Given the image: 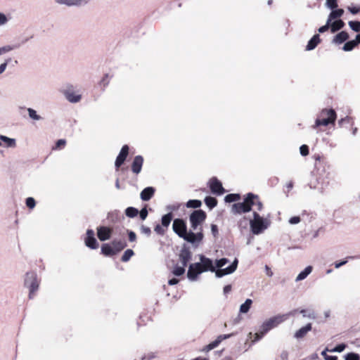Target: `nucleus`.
<instances>
[{"label":"nucleus","instance_id":"nucleus-1","mask_svg":"<svg viewBox=\"0 0 360 360\" xmlns=\"http://www.w3.org/2000/svg\"><path fill=\"white\" fill-rule=\"evenodd\" d=\"M252 206H255L257 211L263 209V204L259 197L252 193H248L243 202L234 203L232 205L231 212L235 214L247 213L252 210Z\"/></svg>","mask_w":360,"mask_h":360},{"label":"nucleus","instance_id":"nucleus-2","mask_svg":"<svg viewBox=\"0 0 360 360\" xmlns=\"http://www.w3.org/2000/svg\"><path fill=\"white\" fill-rule=\"evenodd\" d=\"M336 117L337 115L333 109H323L316 120L315 124L313 127L316 128L320 126H327L329 124H334Z\"/></svg>","mask_w":360,"mask_h":360},{"label":"nucleus","instance_id":"nucleus-3","mask_svg":"<svg viewBox=\"0 0 360 360\" xmlns=\"http://www.w3.org/2000/svg\"><path fill=\"white\" fill-rule=\"evenodd\" d=\"M269 221L261 217L257 212H253V219L250 221V226L252 233L255 235L262 233L268 228Z\"/></svg>","mask_w":360,"mask_h":360},{"label":"nucleus","instance_id":"nucleus-4","mask_svg":"<svg viewBox=\"0 0 360 360\" xmlns=\"http://www.w3.org/2000/svg\"><path fill=\"white\" fill-rule=\"evenodd\" d=\"M207 214L202 210H197L193 211L189 217L191 226L193 230H199L202 227V223L205 221Z\"/></svg>","mask_w":360,"mask_h":360},{"label":"nucleus","instance_id":"nucleus-5","mask_svg":"<svg viewBox=\"0 0 360 360\" xmlns=\"http://www.w3.org/2000/svg\"><path fill=\"white\" fill-rule=\"evenodd\" d=\"M25 285L30 290V298H32L35 292L39 288V281L37 279V274L34 272H28L26 274Z\"/></svg>","mask_w":360,"mask_h":360},{"label":"nucleus","instance_id":"nucleus-6","mask_svg":"<svg viewBox=\"0 0 360 360\" xmlns=\"http://www.w3.org/2000/svg\"><path fill=\"white\" fill-rule=\"evenodd\" d=\"M211 192L217 195H221L226 192L221 182L217 177H212L208 182Z\"/></svg>","mask_w":360,"mask_h":360},{"label":"nucleus","instance_id":"nucleus-7","mask_svg":"<svg viewBox=\"0 0 360 360\" xmlns=\"http://www.w3.org/2000/svg\"><path fill=\"white\" fill-rule=\"evenodd\" d=\"M178 257L181 264L184 266H187L192 258V252L190 248L186 245H184L178 255Z\"/></svg>","mask_w":360,"mask_h":360},{"label":"nucleus","instance_id":"nucleus-8","mask_svg":"<svg viewBox=\"0 0 360 360\" xmlns=\"http://www.w3.org/2000/svg\"><path fill=\"white\" fill-rule=\"evenodd\" d=\"M172 229L174 232L176 233L180 238L185 236V233L187 231L186 224L181 219H175L174 220Z\"/></svg>","mask_w":360,"mask_h":360},{"label":"nucleus","instance_id":"nucleus-9","mask_svg":"<svg viewBox=\"0 0 360 360\" xmlns=\"http://www.w3.org/2000/svg\"><path fill=\"white\" fill-rule=\"evenodd\" d=\"M204 235L202 233V227L199 228V231L196 233H194L192 231L188 232L187 231L185 233V236L181 237L183 239L186 240L187 242L194 243L195 242H200L203 239Z\"/></svg>","mask_w":360,"mask_h":360},{"label":"nucleus","instance_id":"nucleus-10","mask_svg":"<svg viewBox=\"0 0 360 360\" xmlns=\"http://www.w3.org/2000/svg\"><path fill=\"white\" fill-rule=\"evenodd\" d=\"M204 272L200 262L192 264L189 266L187 276L191 281L196 280L198 276Z\"/></svg>","mask_w":360,"mask_h":360},{"label":"nucleus","instance_id":"nucleus-11","mask_svg":"<svg viewBox=\"0 0 360 360\" xmlns=\"http://www.w3.org/2000/svg\"><path fill=\"white\" fill-rule=\"evenodd\" d=\"M129 152V147L128 145H124L121 150L117 155L115 162V166L117 169H118L125 162Z\"/></svg>","mask_w":360,"mask_h":360},{"label":"nucleus","instance_id":"nucleus-12","mask_svg":"<svg viewBox=\"0 0 360 360\" xmlns=\"http://www.w3.org/2000/svg\"><path fill=\"white\" fill-rule=\"evenodd\" d=\"M84 243L85 245L91 249H97L98 248V243L94 237V231L92 229H88L86 231Z\"/></svg>","mask_w":360,"mask_h":360},{"label":"nucleus","instance_id":"nucleus-13","mask_svg":"<svg viewBox=\"0 0 360 360\" xmlns=\"http://www.w3.org/2000/svg\"><path fill=\"white\" fill-rule=\"evenodd\" d=\"M112 233V229L108 226H98L97 228V236L101 241H105L110 238Z\"/></svg>","mask_w":360,"mask_h":360},{"label":"nucleus","instance_id":"nucleus-14","mask_svg":"<svg viewBox=\"0 0 360 360\" xmlns=\"http://www.w3.org/2000/svg\"><path fill=\"white\" fill-rule=\"evenodd\" d=\"M143 162V156L140 155L135 156L131 165V172L136 175L139 174L141 172Z\"/></svg>","mask_w":360,"mask_h":360},{"label":"nucleus","instance_id":"nucleus-15","mask_svg":"<svg viewBox=\"0 0 360 360\" xmlns=\"http://www.w3.org/2000/svg\"><path fill=\"white\" fill-rule=\"evenodd\" d=\"M200 259L201 262H200L201 264V268L202 269L203 271H215V267L213 266L212 261L210 259L207 258L203 255H201L200 257Z\"/></svg>","mask_w":360,"mask_h":360},{"label":"nucleus","instance_id":"nucleus-16","mask_svg":"<svg viewBox=\"0 0 360 360\" xmlns=\"http://www.w3.org/2000/svg\"><path fill=\"white\" fill-rule=\"evenodd\" d=\"M232 335H233V334H228V335H221L218 336L217 338L214 341L210 342L209 345H207L205 347V350L210 351V350L214 349L219 345V343L222 340H226V339L231 337Z\"/></svg>","mask_w":360,"mask_h":360},{"label":"nucleus","instance_id":"nucleus-17","mask_svg":"<svg viewBox=\"0 0 360 360\" xmlns=\"http://www.w3.org/2000/svg\"><path fill=\"white\" fill-rule=\"evenodd\" d=\"M312 329V325L311 323H307L306 326L302 327L301 328H300L299 330H297L295 335H294V337L297 339H301V338H303L304 337L306 336V335L307 334V333L310 330H311Z\"/></svg>","mask_w":360,"mask_h":360},{"label":"nucleus","instance_id":"nucleus-18","mask_svg":"<svg viewBox=\"0 0 360 360\" xmlns=\"http://www.w3.org/2000/svg\"><path fill=\"white\" fill-rule=\"evenodd\" d=\"M111 245L113 247L115 255L124 250L127 245V242L124 240H113Z\"/></svg>","mask_w":360,"mask_h":360},{"label":"nucleus","instance_id":"nucleus-19","mask_svg":"<svg viewBox=\"0 0 360 360\" xmlns=\"http://www.w3.org/2000/svg\"><path fill=\"white\" fill-rule=\"evenodd\" d=\"M64 94L65 98L71 103H77L81 100V95L77 94L71 89L65 91Z\"/></svg>","mask_w":360,"mask_h":360},{"label":"nucleus","instance_id":"nucleus-20","mask_svg":"<svg viewBox=\"0 0 360 360\" xmlns=\"http://www.w3.org/2000/svg\"><path fill=\"white\" fill-rule=\"evenodd\" d=\"M155 188L153 187H147L144 188L141 193V198L143 201L149 200L155 193Z\"/></svg>","mask_w":360,"mask_h":360},{"label":"nucleus","instance_id":"nucleus-21","mask_svg":"<svg viewBox=\"0 0 360 360\" xmlns=\"http://www.w3.org/2000/svg\"><path fill=\"white\" fill-rule=\"evenodd\" d=\"M320 42L321 39L319 35H314L313 37L308 41V44L306 46V50L311 51L314 49Z\"/></svg>","mask_w":360,"mask_h":360},{"label":"nucleus","instance_id":"nucleus-22","mask_svg":"<svg viewBox=\"0 0 360 360\" xmlns=\"http://www.w3.org/2000/svg\"><path fill=\"white\" fill-rule=\"evenodd\" d=\"M89 0H56V2L68 6H79L82 4H86Z\"/></svg>","mask_w":360,"mask_h":360},{"label":"nucleus","instance_id":"nucleus-23","mask_svg":"<svg viewBox=\"0 0 360 360\" xmlns=\"http://www.w3.org/2000/svg\"><path fill=\"white\" fill-rule=\"evenodd\" d=\"M101 253L105 256H114L115 255V252L113 250L112 245H110L108 243H104L101 246Z\"/></svg>","mask_w":360,"mask_h":360},{"label":"nucleus","instance_id":"nucleus-24","mask_svg":"<svg viewBox=\"0 0 360 360\" xmlns=\"http://www.w3.org/2000/svg\"><path fill=\"white\" fill-rule=\"evenodd\" d=\"M349 39V34L345 31L338 33L333 39V41L335 44H342Z\"/></svg>","mask_w":360,"mask_h":360},{"label":"nucleus","instance_id":"nucleus-25","mask_svg":"<svg viewBox=\"0 0 360 360\" xmlns=\"http://www.w3.org/2000/svg\"><path fill=\"white\" fill-rule=\"evenodd\" d=\"M345 22L342 20H337L334 22H330V31L331 32L334 33L340 30H341L342 28L344 27L345 26Z\"/></svg>","mask_w":360,"mask_h":360},{"label":"nucleus","instance_id":"nucleus-26","mask_svg":"<svg viewBox=\"0 0 360 360\" xmlns=\"http://www.w3.org/2000/svg\"><path fill=\"white\" fill-rule=\"evenodd\" d=\"M173 218V214L172 212H169L165 215L162 216L161 219V224L163 227H165L166 229H167L168 226H169Z\"/></svg>","mask_w":360,"mask_h":360},{"label":"nucleus","instance_id":"nucleus-27","mask_svg":"<svg viewBox=\"0 0 360 360\" xmlns=\"http://www.w3.org/2000/svg\"><path fill=\"white\" fill-rule=\"evenodd\" d=\"M344 13V10L342 8L335 9L331 11L328 16V21L332 22L333 20L341 17Z\"/></svg>","mask_w":360,"mask_h":360},{"label":"nucleus","instance_id":"nucleus-28","mask_svg":"<svg viewBox=\"0 0 360 360\" xmlns=\"http://www.w3.org/2000/svg\"><path fill=\"white\" fill-rule=\"evenodd\" d=\"M311 271H312L311 266H307L304 269V271H302V272H300L298 274V276L296 278V281H302V280L304 279L311 272Z\"/></svg>","mask_w":360,"mask_h":360},{"label":"nucleus","instance_id":"nucleus-29","mask_svg":"<svg viewBox=\"0 0 360 360\" xmlns=\"http://www.w3.org/2000/svg\"><path fill=\"white\" fill-rule=\"evenodd\" d=\"M205 202L210 209H212L217 206V200L214 197L207 196L205 198Z\"/></svg>","mask_w":360,"mask_h":360},{"label":"nucleus","instance_id":"nucleus-30","mask_svg":"<svg viewBox=\"0 0 360 360\" xmlns=\"http://www.w3.org/2000/svg\"><path fill=\"white\" fill-rule=\"evenodd\" d=\"M186 267V266H184L182 264H181V266H179L177 264H176L174 266L172 273H173L174 275H175L176 276H181V275H183L185 273V268Z\"/></svg>","mask_w":360,"mask_h":360},{"label":"nucleus","instance_id":"nucleus-31","mask_svg":"<svg viewBox=\"0 0 360 360\" xmlns=\"http://www.w3.org/2000/svg\"><path fill=\"white\" fill-rule=\"evenodd\" d=\"M240 195L238 193H231L225 196V201L226 202H232L240 200Z\"/></svg>","mask_w":360,"mask_h":360},{"label":"nucleus","instance_id":"nucleus-32","mask_svg":"<svg viewBox=\"0 0 360 360\" xmlns=\"http://www.w3.org/2000/svg\"><path fill=\"white\" fill-rule=\"evenodd\" d=\"M252 303V301L250 299H247L245 302L241 304L240 307V311L241 313H247L249 311Z\"/></svg>","mask_w":360,"mask_h":360},{"label":"nucleus","instance_id":"nucleus-33","mask_svg":"<svg viewBox=\"0 0 360 360\" xmlns=\"http://www.w3.org/2000/svg\"><path fill=\"white\" fill-rule=\"evenodd\" d=\"M125 214L127 217L133 218L137 216L139 211L136 208L129 207L125 210Z\"/></svg>","mask_w":360,"mask_h":360},{"label":"nucleus","instance_id":"nucleus-34","mask_svg":"<svg viewBox=\"0 0 360 360\" xmlns=\"http://www.w3.org/2000/svg\"><path fill=\"white\" fill-rule=\"evenodd\" d=\"M134 255V252L131 249H127L123 254L121 258V261L123 262H128L131 257Z\"/></svg>","mask_w":360,"mask_h":360},{"label":"nucleus","instance_id":"nucleus-35","mask_svg":"<svg viewBox=\"0 0 360 360\" xmlns=\"http://www.w3.org/2000/svg\"><path fill=\"white\" fill-rule=\"evenodd\" d=\"M347 123L350 124L351 126H353L354 124V119L352 117L347 116L345 118H342L339 120L338 124L340 127H344V124Z\"/></svg>","mask_w":360,"mask_h":360},{"label":"nucleus","instance_id":"nucleus-36","mask_svg":"<svg viewBox=\"0 0 360 360\" xmlns=\"http://www.w3.org/2000/svg\"><path fill=\"white\" fill-rule=\"evenodd\" d=\"M287 319H288V315H286V314L276 316H274V317L270 319V323H272L273 321H274L276 323V324L278 325L281 323L285 321Z\"/></svg>","mask_w":360,"mask_h":360},{"label":"nucleus","instance_id":"nucleus-37","mask_svg":"<svg viewBox=\"0 0 360 360\" xmlns=\"http://www.w3.org/2000/svg\"><path fill=\"white\" fill-rule=\"evenodd\" d=\"M202 202L199 200H189L186 203L187 207L198 208L201 206Z\"/></svg>","mask_w":360,"mask_h":360},{"label":"nucleus","instance_id":"nucleus-38","mask_svg":"<svg viewBox=\"0 0 360 360\" xmlns=\"http://www.w3.org/2000/svg\"><path fill=\"white\" fill-rule=\"evenodd\" d=\"M356 46H357L356 41L354 40L349 41L345 44L343 50L345 51H352Z\"/></svg>","mask_w":360,"mask_h":360},{"label":"nucleus","instance_id":"nucleus-39","mask_svg":"<svg viewBox=\"0 0 360 360\" xmlns=\"http://www.w3.org/2000/svg\"><path fill=\"white\" fill-rule=\"evenodd\" d=\"M0 139L7 144V146H9V147H15V139H10V138L4 136H1Z\"/></svg>","mask_w":360,"mask_h":360},{"label":"nucleus","instance_id":"nucleus-40","mask_svg":"<svg viewBox=\"0 0 360 360\" xmlns=\"http://www.w3.org/2000/svg\"><path fill=\"white\" fill-rule=\"evenodd\" d=\"M348 24L354 32H358L360 31V21H349Z\"/></svg>","mask_w":360,"mask_h":360},{"label":"nucleus","instance_id":"nucleus-41","mask_svg":"<svg viewBox=\"0 0 360 360\" xmlns=\"http://www.w3.org/2000/svg\"><path fill=\"white\" fill-rule=\"evenodd\" d=\"M66 145V141L65 139H59L56 141L55 146L53 147V150H60L63 148Z\"/></svg>","mask_w":360,"mask_h":360},{"label":"nucleus","instance_id":"nucleus-42","mask_svg":"<svg viewBox=\"0 0 360 360\" xmlns=\"http://www.w3.org/2000/svg\"><path fill=\"white\" fill-rule=\"evenodd\" d=\"M154 231L157 234L160 236H164L165 234L167 229L165 227H163L162 224H157L154 228Z\"/></svg>","mask_w":360,"mask_h":360},{"label":"nucleus","instance_id":"nucleus-43","mask_svg":"<svg viewBox=\"0 0 360 360\" xmlns=\"http://www.w3.org/2000/svg\"><path fill=\"white\" fill-rule=\"evenodd\" d=\"M215 274H216V276L219 278L220 277H222L226 274H229L230 272L229 271V270H227V268L226 269H217L216 270L215 269Z\"/></svg>","mask_w":360,"mask_h":360},{"label":"nucleus","instance_id":"nucleus-44","mask_svg":"<svg viewBox=\"0 0 360 360\" xmlns=\"http://www.w3.org/2000/svg\"><path fill=\"white\" fill-rule=\"evenodd\" d=\"M25 203L27 207H29L30 209H33L36 205L35 200L32 197L27 198L26 199Z\"/></svg>","mask_w":360,"mask_h":360},{"label":"nucleus","instance_id":"nucleus-45","mask_svg":"<svg viewBox=\"0 0 360 360\" xmlns=\"http://www.w3.org/2000/svg\"><path fill=\"white\" fill-rule=\"evenodd\" d=\"M300 154L302 155V156H307L309 155V146L307 145H302L300 148Z\"/></svg>","mask_w":360,"mask_h":360},{"label":"nucleus","instance_id":"nucleus-46","mask_svg":"<svg viewBox=\"0 0 360 360\" xmlns=\"http://www.w3.org/2000/svg\"><path fill=\"white\" fill-rule=\"evenodd\" d=\"M345 360H359V356L357 354L350 352L345 355Z\"/></svg>","mask_w":360,"mask_h":360},{"label":"nucleus","instance_id":"nucleus-47","mask_svg":"<svg viewBox=\"0 0 360 360\" xmlns=\"http://www.w3.org/2000/svg\"><path fill=\"white\" fill-rule=\"evenodd\" d=\"M349 11L353 15L360 13V6H349L347 7Z\"/></svg>","mask_w":360,"mask_h":360},{"label":"nucleus","instance_id":"nucleus-48","mask_svg":"<svg viewBox=\"0 0 360 360\" xmlns=\"http://www.w3.org/2000/svg\"><path fill=\"white\" fill-rule=\"evenodd\" d=\"M27 111L29 113V116L32 119L35 120H39L40 119V116L37 114V112L34 110H33L32 108H28Z\"/></svg>","mask_w":360,"mask_h":360},{"label":"nucleus","instance_id":"nucleus-49","mask_svg":"<svg viewBox=\"0 0 360 360\" xmlns=\"http://www.w3.org/2000/svg\"><path fill=\"white\" fill-rule=\"evenodd\" d=\"M326 4L333 10L338 6L337 0H326Z\"/></svg>","mask_w":360,"mask_h":360},{"label":"nucleus","instance_id":"nucleus-50","mask_svg":"<svg viewBox=\"0 0 360 360\" xmlns=\"http://www.w3.org/2000/svg\"><path fill=\"white\" fill-rule=\"evenodd\" d=\"M228 262H229V260L226 258H222L219 260H217L216 266L218 268H221V267L224 266Z\"/></svg>","mask_w":360,"mask_h":360},{"label":"nucleus","instance_id":"nucleus-51","mask_svg":"<svg viewBox=\"0 0 360 360\" xmlns=\"http://www.w3.org/2000/svg\"><path fill=\"white\" fill-rule=\"evenodd\" d=\"M141 232L143 234H146L148 236H149L150 234H151V230L149 227L148 226H146L144 225H141Z\"/></svg>","mask_w":360,"mask_h":360},{"label":"nucleus","instance_id":"nucleus-52","mask_svg":"<svg viewBox=\"0 0 360 360\" xmlns=\"http://www.w3.org/2000/svg\"><path fill=\"white\" fill-rule=\"evenodd\" d=\"M330 22L328 21V20H327V22H326V24L322 27H321L319 29V32L320 33H323L326 31L328 30L329 28H330Z\"/></svg>","mask_w":360,"mask_h":360},{"label":"nucleus","instance_id":"nucleus-53","mask_svg":"<svg viewBox=\"0 0 360 360\" xmlns=\"http://www.w3.org/2000/svg\"><path fill=\"white\" fill-rule=\"evenodd\" d=\"M271 323H270V319L269 321H266L265 323H264L262 327H263V330H264V333H266L268 330L273 328V326H271Z\"/></svg>","mask_w":360,"mask_h":360},{"label":"nucleus","instance_id":"nucleus-54","mask_svg":"<svg viewBox=\"0 0 360 360\" xmlns=\"http://www.w3.org/2000/svg\"><path fill=\"white\" fill-rule=\"evenodd\" d=\"M237 265H238V261H237V259H236L229 266L227 267V270H229L230 274H231L233 271H235V270L237 268Z\"/></svg>","mask_w":360,"mask_h":360},{"label":"nucleus","instance_id":"nucleus-55","mask_svg":"<svg viewBox=\"0 0 360 360\" xmlns=\"http://www.w3.org/2000/svg\"><path fill=\"white\" fill-rule=\"evenodd\" d=\"M237 265H238V261H237V259H236L229 266L227 267V270H229L230 274H231L233 271H235V270L237 268Z\"/></svg>","mask_w":360,"mask_h":360},{"label":"nucleus","instance_id":"nucleus-56","mask_svg":"<svg viewBox=\"0 0 360 360\" xmlns=\"http://www.w3.org/2000/svg\"><path fill=\"white\" fill-rule=\"evenodd\" d=\"M300 221H301V219H300V217L295 216V217H291L289 219V223L291 224H298L299 222H300Z\"/></svg>","mask_w":360,"mask_h":360},{"label":"nucleus","instance_id":"nucleus-57","mask_svg":"<svg viewBox=\"0 0 360 360\" xmlns=\"http://www.w3.org/2000/svg\"><path fill=\"white\" fill-rule=\"evenodd\" d=\"M148 216V210L146 207L143 208L141 211H140V218L142 219V220H144L146 219V218Z\"/></svg>","mask_w":360,"mask_h":360},{"label":"nucleus","instance_id":"nucleus-58","mask_svg":"<svg viewBox=\"0 0 360 360\" xmlns=\"http://www.w3.org/2000/svg\"><path fill=\"white\" fill-rule=\"evenodd\" d=\"M129 240L131 242H134L136 240V235L134 232L130 231L128 232Z\"/></svg>","mask_w":360,"mask_h":360},{"label":"nucleus","instance_id":"nucleus-59","mask_svg":"<svg viewBox=\"0 0 360 360\" xmlns=\"http://www.w3.org/2000/svg\"><path fill=\"white\" fill-rule=\"evenodd\" d=\"M345 345L344 344H340V345H337L335 349H333L334 352H342L345 348Z\"/></svg>","mask_w":360,"mask_h":360},{"label":"nucleus","instance_id":"nucleus-60","mask_svg":"<svg viewBox=\"0 0 360 360\" xmlns=\"http://www.w3.org/2000/svg\"><path fill=\"white\" fill-rule=\"evenodd\" d=\"M347 262V260H343V261L340 262H335V267L337 268V269L340 268V266L345 265Z\"/></svg>","mask_w":360,"mask_h":360},{"label":"nucleus","instance_id":"nucleus-61","mask_svg":"<svg viewBox=\"0 0 360 360\" xmlns=\"http://www.w3.org/2000/svg\"><path fill=\"white\" fill-rule=\"evenodd\" d=\"M179 283V280L177 278H173L168 281V284L170 285H176Z\"/></svg>","mask_w":360,"mask_h":360},{"label":"nucleus","instance_id":"nucleus-62","mask_svg":"<svg viewBox=\"0 0 360 360\" xmlns=\"http://www.w3.org/2000/svg\"><path fill=\"white\" fill-rule=\"evenodd\" d=\"M7 19L4 14L0 13V25H3L6 22Z\"/></svg>","mask_w":360,"mask_h":360},{"label":"nucleus","instance_id":"nucleus-63","mask_svg":"<svg viewBox=\"0 0 360 360\" xmlns=\"http://www.w3.org/2000/svg\"><path fill=\"white\" fill-rule=\"evenodd\" d=\"M212 232L214 235L218 233V228L217 226L215 224H212L211 226Z\"/></svg>","mask_w":360,"mask_h":360},{"label":"nucleus","instance_id":"nucleus-64","mask_svg":"<svg viewBox=\"0 0 360 360\" xmlns=\"http://www.w3.org/2000/svg\"><path fill=\"white\" fill-rule=\"evenodd\" d=\"M6 66H7V63H4L0 65V74L3 73L5 71Z\"/></svg>","mask_w":360,"mask_h":360}]
</instances>
